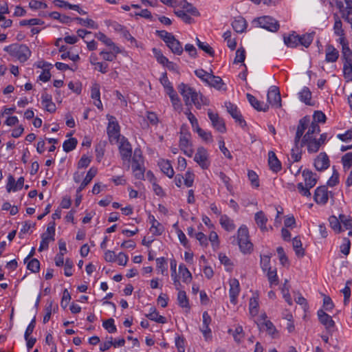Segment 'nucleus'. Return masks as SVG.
<instances>
[{
	"label": "nucleus",
	"instance_id": "obj_1",
	"mask_svg": "<svg viewBox=\"0 0 352 352\" xmlns=\"http://www.w3.org/2000/svg\"><path fill=\"white\" fill-rule=\"evenodd\" d=\"M305 184L300 182L297 184V189L302 196L311 197L310 189L314 187L318 182L316 173L309 169H305L302 173Z\"/></svg>",
	"mask_w": 352,
	"mask_h": 352
},
{
	"label": "nucleus",
	"instance_id": "obj_2",
	"mask_svg": "<svg viewBox=\"0 0 352 352\" xmlns=\"http://www.w3.org/2000/svg\"><path fill=\"white\" fill-rule=\"evenodd\" d=\"M4 50L10 56L16 58L21 63L25 62L31 55L29 47L23 44H12L6 46Z\"/></svg>",
	"mask_w": 352,
	"mask_h": 352
},
{
	"label": "nucleus",
	"instance_id": "obj_3",
	"mask_svg": "<svg viewBox=\"0 0 352 352\" xmlns=\"http://www.w3.org/2000/svg\"><path fill=\"white\" fill-rule=\"evenodd\" d=\"M131 159V168L135 177L138 179H143L145 168L144 167V158L140 148H137L134 150L133 155Z\"/></svg>",
	"mask_w": 352,
	"mask_h": 352
},
{
	"label": "nucleus",
	"instance_id": "obj_4",
	"mask_svg": "<svg viewBox=\"0 0 352 352\" xmlns=\"http://www.w3.org/2000/svg\"><path fill=\"white\" fill-rule=\"evenodd\" d=\"M237 243L241 251L244 253H250L253 245L249 239V232L246 226H242L238 230Z\"/></svg>",
	"mask_w": 352,
	"mask_h": 352
},
{
	"label": "nucleus",
	"instance_id": "obj_5",
	"mask_svg": "<svg viewBox=\"0 0 352 352\" xmlns=\"http://www.w3.org/2000/svg\"><path fill=\"white\" fill-rule=\"evenodd\" d=\"M118 147L119 153L124 164L126 165L127 169L130 168V161L132 158V147L130 142L125 137H122Z\"/></svg>",
	"mask_w": 352,
	"mask_h": 352
},
{
	"label": "nucleus",
	"instance_id": "obj_6",
	"mask_svg": "<svg viewBox=\"0 0 352 352\" xmlns=\"http://www.w3.org/2000/svg\"><path fill=\"white\" fill-rule=\"evenodd\" d=\"M310 124V117L309 116H305L302 118L298 124L296 135L294 140V144H296V146L298 145L300 146H305L306 144H302V138L304 136V133L307 129H308L309 125Z\"/></svg>",
	"mask_w": 352,
	"mask_h": 352
},
{
	"label": "nucleus",
	"instance_id": "obj_7",
	"mask_svg": "<svg viewBox=\"0 0 352 352\" xmlns=\"http://www.w3.org/2000/svg\"><path fill=\"white\" fill-rule=\"evenodd\" d=\"M256 22L259 27L272 32H277L280 27L278 21L270 16L258 17Z\"/></svg>",
	"mask_w": 352,
	"mask_h": 352
},
{
	"label": "nucleus",
	"instance_id": "obj_8",
	"mask_svg": "<svg viewBox=\"0 0 352 352\" xmlns=\"http://www.w3.org/2000/svg\"><path fill=\"white\" fill-rule=\"evenodd\" d=\"M208 116L212 122V126L220 133H225L226 131V124L223 118H221L218 113H214L211 109L208 110Z\"/></svg>",
	"mask_w": 352,
	"mask_h": 352
},
{
	"label": "nucleus",
	"instance_id": "obj_9",
	"mask_svg": "<svg viewBox=\"0 0 352 352\" xmlns=\"http://www.w3.org/2000/svg\"><path fill=\"white\" fill-rule=\"evenodd\" d=\"M194 160L203 168L207 169L210 166L208 160V153L206 148L200 146L197 148Z\"/></svg>",
	"mask_w": 352,
	"mask_h": 352
},
{
	"label": "nucleus",
	"instance_id": "obj_10",
	"mask_svg": "<svg viewBox=\"0 0 352 352\" xmlns=\"http://www.w3.org/2000/svg\"><path fill=\"white\" fill-rule=\"evenodd\" d=\"M226 107L228 112L235 120V121L241 125V126L244 127L246 126V122L243 118L241 113L238 110V108L235 104L229 102L226 103Z\"/></svg>",
	"mask_w": 352,
	"mask_h": 352
},
{
	"label": "nucleus",
	"instance_id": "obj_11",
	"mask_svg": "<svg viewBox=\"0 0 352 352\" xmlns=\"http://www.w3.org/2000/svg\"><path fill=\"white\" fill-rule=\"evenodd\" d=\"M267 101L276 107H281V97L278 87L272 86L267 94Z\"/></svg>",
	"mask_w": 352,
	"mask_h": 352
},
{
	"label": "nucleus",
	"instance_id": "obj_12",
	"mask_svg": "<svg viewBox=\"0 0 352 352\" xmlns=\"http://www.w3.org/2000/svg\"><path fill=\"white\" fill-rule=\"evenodd\" d=\"M314 165L318 171L327 169L330 165L328 155L325 153H320L314 160Z\"/></svg>",
	"mask_w": 352,
	"mask_h": 352
},
{
	"label": "nucleus",
	"instance_id": "obj_13",
	"mask_svg": "<svg viewBox=\"0 0 352 352\" xmlns=\"http://www.w3.org/2000/svg\"><path fill=\"white\" fill-rule=\"evenodd\" d=\"M314 201L318 204H325L328 201V190L326 186L318 187L314 195Z\"/></svg>",
	"mask_w": 352,
	"mask_h": 352
},
{
	"label": "nucleus",
	"instance_id": "obj_14",
	"mask_svg": "<svg viewBox=\"0 0 352 352\" xmlns=\"http://www.w3.org/2000/svg\"><path fill=\"white\" fill-rule=\"evenodd\" d=\"M320 132V128L318 124L316 123V122H310L308 130L306 133L304 135L302 138V144H308L310 141H313L314 134H318Z\"/></svg>",
	"mask_w": 352,
	"mask_h": 352
},
{
	"label": "nucleus",
	"instance_id": "obj_15",
	"mask_svg": "<svg viewBox=\"0 0 352 352\" xmlns=\"http://www.w3.org/2000/svg\"><path fill=\"white\" fill-rule=\"evenodd\" d=\"M317 314L320 322L325 326L326 329L330 332L331 329L335 327V322L332 318L322 309L318 310Z\"/></svg>",
	"mask_w": 352,
	"mask_h": 352
},
{
	"label": "nucleus",
	"instance_id": "obj_16",
	"mask_svg": "<svg viewBox=\"0 0 352 352\" xmlns=\"http://www.w3.org/2000/svg\"><path fill=\"white\" fill-rule=\"evenodd\" d=\"M230 285V302L233 305H236L237 303V296L240 292V285L239 282L236 278L230 279L229 281Z\"/></svg>",
	"mask_w": 352,
	"mask_h": 352
},
{
	"label": "nucleus",
	"instance_id": "obj_17",
	"mask_svg": "<svg viewBox=\"0 0 352 352\" xmlns=\"http://www.w3.org/2000/svg\"><path fill=\"white\" fill-rule=\"evenodd\" d=\"M327 133H322L320 135L319 139L314 138L313 141H310L305 146L307 147V151L310 153H316L318 151L320 146L324 143L327 140Z\"/></svg>",
	"mask_w": 352,
	"mask_h": 352
},
{
	"label": "nucleus",
	"instance_id": "obj_18",
	"mask_svg": "<svg viewBox=\"0 0 352 352\" xmlns=\"http://www.w3.org/2000/svg\"><path fill=\"white\" fill-rule=\"evenodd\" d=\"M179 147L181 150L192 146L190 141V134L186 129L185 125H182L180 130Z\"/></svg>",
	"mask_w": 352,
	"mask_h": 352
},
{
	"label": "nucleus",
	"instance_id": "obj_19",
	"mask_svg": "<svg viewBox=\"0 0 352 352\" xmlns=\"http://www.w3.org/2000/svg\"><path fill=\"white\" fill-rule=\"evenodd\" d=\"M107 134L110 142L113 140L119 142L121 138H120V126L117 122H109L107 127Z\"/></svg>",
	"mask_w": 352,
	"mask_h": 352
},
{
	"label": "nucleus",
	"instance_id": "obj_20",
	"mask_svg": "<svg viewBox=\"0 0 352 352\" xmlns=\"http://www.w3.org/2000/svg\"><path fill=\"white\" fill-rule=\"evenodd\" d=\"M177 89L180 94L182 96L185 104L186 105H189L190 98L195 89L184 82L179 84Z\"/></svg>",
	"mask_w": 352,
	"mask_h": 352
},
{
	"label": "nucleus",
	"instance_id": "obj_21",
	"mask_svg": "<svg viewBox=\"0 0 352 352\" xmlns=\"http://www.w3.org/2000/svg\"><path fill=\"white\" fill-rule=\"evenodd\" d=\"M268 164L270 168L275 173L281 170V163L274 151H271L268 153Z\"/></svg>",
	"mask_w": 352,
	"mask_h": 352
},
{
	"label": "nucleus",
	"instance_id": "obj_22",
	"mask_svg": "<svg viewBox=\"0 0 352 352\" xmlns=\"http://www.w3.org/2000/svg\"><path fill=\"white\" fill-rule=\"evenodd\" d=\"M246 97L250 104L257 111L265 112L269 109L267 104L260 102L252 94H247Z\"/></svg>",
	"mask_w": 352,
	"mask_h": 352
},
{
	"label": "nucleus",
	"instance_id": "obj_23",
	"mask_svg": "<svg viewBox=\"0 0 352 352\" xmlns=\"http://www.w3.org/2000/svg\"><path fill=\"white\" fill-rule=\"evenodd\" d=\"M207 84L219 91H226L227 88L223 82V80L219 77L214 75H212L211 78L208 80Z\"/></svg>",
	"mask_w": 352,
	"mask_h": 352
},
{
	"label": "nucleus",
	"instance_id": "obj_24",
	"mask_svg": "<svg viewBox=\"0 0 352 352\" xmlns=\"http://www.w3.org/2000/svg\"><path fill=\"white\" fill-rule=\"evenodd\" d=\"M98 170L95 167H91L87 172L85 178L83 179L80 186L78 188L76 192L79 193L82 191L92 180V179L96 175Z\"/></svg>",
	"mask_w": 352,
	"mask_h": 352
},
{
	"label": "nucleus",
	"instance_id": "obj_25",
	"mask_svg": "<svg viewBox=\"0 0 352 352\" xmlns=\"http://www.w3.org/2000/svg\"><path fill=\"white\" fill-rule=\"evenodd\" d=\"M113 28L115 30V31L120 32L122 34L123 37L130 41L131 43H134L137 46L138 41L133 36L131 35L129 32L126 30V28L124 26L116 23L113 25Z\"/></svg>",
	"mask_w": 352,
	"mask_h": 352
},
{
	"label": "nucleus",
	"instance_id": "obj_26",
	"mask_svg": "<svg viewBox=\"0 0 352 352\" xmlns=\"http://www.w3.org/2000/svg\"><path fill=\"white\" fill-rule=\"evenodd\" d=\"M339 57V52L332 45L326 46L325 60L329 63L336 62Z\"/></svg>",
	"mask_w": 352,
	"mask_h": 352
},
{
	"label": "nucleus",
	"instance_id": "obj_27",
	"mask_svg": "<svg viewBox=\"0 0 352 352\" xmlns=\"http://www.w3.org/2000/svg\"><path fill=\"white\" fill-rule=\"evenodd\" d=\"M96 37L106 45L111 47L114 53L118 54L120 52L119 47L116 46L111 39L108 38L104 34L100 32L96 34Z\"/></svg>",
	"mask_w": 352,
	"mask_h": 352
},
{
	"label": "nucleus",
	"instance_id": "obj_28",
	"mask_svg": "<svg viewBox=\"0 0 352 352\" xmlns=\"http://www.w3.org/2000/svg\"><path fill=\"white\" fill-rule=\"evenodd\" d=\"M180 6L183 9L186 10V12H188L192 16H199L200 15L198 10L190 3H188L186 0H180L178 1L177 6Z\"/></svg>",
	"mask_w": 352,
	"mask_h": 352
},
{
	"label": "nucleus",
	"instance_id": "obj_29",
	"mask_svg": "<svg viewBox=\"0 0 352 352\" xmlns=\"http://www.w3.org/2000/svg\"><path fill=\"white\" fill-rule=\"evenodd\" d=\"M148 219L150 223H151V231L153 232L154 235H161L164 232L163 226L159 223L155 219V217L152 214L148 216Z\"/></svg>",
	"mask_w": 352,
	"mask_h": 352
},
{
	"label": "nucleus",
	"instance_id": "obj_30",
	"mask_svg": "<svg viewBox=\"0 0 352 352\" xmlns=\"http://www.w3.org/2000/svg\"><path fill=\"white\" fill-rule=\"evenodd\" d=\"M166 45L175 54L181 55L183 53L184 50L182 43L175 36L172 38L170 43H168Z\"/></svg>",
	"mask_w": 352,
	"mask_h": 352
},
{
	"label": "nucleus",
	"instance_id": "obj_31",
	"mask_svg": "<svg viewBox=\"0 0 352 352\" xmlns=\"http://www.w3.org/2000/svg\"><path fill=\"white\" fill-rule=\"evenodd\" d=\"M232 28L238 33H242L247 28V23L244 18L238 16L232 23Z\"/></svg>",
	"mask_w": 352,
	"mask_h": 352
},
{
	"label": "nucleus",
	"instance_id": "obj_32",
	"mask_svg": "<svg viewBox=\"0 0 352 352\" xmlns=\"http://www.w3.org/2000/svg\"><path fill=\"white\" fill-rule=\"evenodd\" d=\"M161 170L169 178H172L174 175V170L168 160H162L158 162Z\"/></svg>",
	"mask_w": 352,
	"mask_h": 352
},
{
	"label": "nucleus",
	"instance_id": "obj_33",
	"mask_svg": "<svg viewBox=\"0 0 352 352\" xmlns=\"http://www.w3.org/2000/svg\"><path fill=\"white\" fill-rule=\"evenodd\" d=\"M254 219L262 231L267 230L266 223L267 222V218L263 211H258L255 214Z\"/></svg>",
	"mask_w": 352,
	"mask_h": 352
},
{
	"label": "nucleus",
	"instance_id": "obj_34",
	"mask_svg": "<svg viewBox=\"0 0 352 352\" xmlns=\"http://www.w3.org/2000/svg\"><path fill=\"white\" fill-rule=\"evenodd\" d=\"M146 316L149 320H153L158 323L164 324L167 322L166 318L162 316H160L155 307H151L150 309L149 314H146Z\"/></svg>",
	"mask_w": 352,
	"mask_h": 352
},
{
	"label": "nucleus",
	"instance_id": "obj_35",
	"mask_svg": "<svg viewBox=\"0 0 352 352\" xmlns=\"http://www.w3.org/2000/svg\"><path fill=\"white\" fill-rule=\"evenodd\" d=\"M299 35L294 32L288 36L284 37L285 44L289 47H296L299 45Z\"/></svg>",
	"mask_w": 352,
	"mask_h": 352
},
{
	"label": "nucleus",
	"instance_id": "obj_36",
	"mask_svg": "<svg viewBox=\"0 0 352 352\" xmlns=\"http://www.w3.org/2000/svg\"><path fill=\"white\" fill-rule=\"evenodd\" d=\"M228 333L232 335L234 341L237 343H241L245 336L243 327L240 325H238L234 330L228 329Z\"/></svg>",
	"mask_w": 352,
	"mask_h": 352
},
{
	"label": "nucleus",
	"instance_id": "obj_37",
	"mask_svg": "<svg viewBox=\"0 0 352 352\" xmlns=\"http://www.w3.org/2000/svg\"><path fill=\"white\" fill-rule=\"evenodd\" d=\"M293 248L298 257H303L305 255V250L302 247V242L300 239L296 236L292 239Z\"/></svg>",
	"mask_w": 352,
	"mask_h": 352
},
{
	"label": "nucleus",
	"instance_id": "obj_38",
	"mask_svg": "<svg viewBox=\"0 0 352 352\" xmlns=\"http://www.w3.org/2000/svg\"><path fill=\"white\" fill-rule=\"evenodd\" d=\"M168 94L170 98L172 104L175 110H179L182 107V104L177 94L175 92L173 88L169 89Z\"/></svg>",
	"mask_w": 352,
	"mask_h": 352
},
{
	"label": "nucleus",
	"instance_id": "obj_39",
	"mask_svg": "<svg viewBox=\"0 0 352 352\" xmlns=\"http://www.w3.org/2000/svg\"><path fill=\"white\" fill-rule=\"evenodd\" d=\"M107 146V142L106 141H100L96 146L95 152H96V160L100 162L101 160L102 159L105 147Z\"/></svg>",
	"mask_w": 352,
	"mask_h": 352
},
{
	"label": "nucleus",
	"instance_id": "obj_40",
	"mask_svg": "<svg viewBox=\"0 0 352 352\" xmlns=\"http://www.w3.org/2000/svg\"><path fill=\"white\" fill-rule=\"evenodd\" d=\"M179 272L184 283H188L191 281L192 274L184 264H180L179 265Z\"/></svg>",
	"mask_w": 352,
	"mask_h": 352
},
{
	"label": "nucleus",
	"instance_id": "obj_41",
	"mask_svg": "<svg viewBox=\"0 0 352 352\" xmlns=\"http://www.w3.org/2000/svg\"><path fill=\"white\" fill-rule=\"evenodd\" d=\"M299 97L302 102H305L308 105H313L311 103V92L308 87H304L302 90L299 93Z\"/></svg>",
	"mask_w": 352,
	"mask_h": 352
},
{
	"label": "nucleus",
	"instance_id": "obj_42",
	"mask_svg": "<svg viewBox=\"0 0 352 352\" xmlns=\"http://www.w3.org/2000/svg\"><path fill=\"white\" fill-rule=\"evenodd\" d=\"M315 32L305 34L302 36H299V44L304 46L305 47H308L313 41L314 36Z\"/></svg>",
	"mask_w": 352,
	"mask_h": 352
},
{
	"label": "nucleus",
	"instance_id": "obj_43",
	"mask_svg": "<svg viewBox=\"0 0 352 352\" xmlns=\"http://www.w3.org/2000/svg\"><path fill=\"white\" fill-rule=\"evenodd\" d=\"M50 241H54L53 236H48L47 233L41 234V241L38 248V251L42 252L43 250H47L49 247Z\"/></svg>",
	"mask_w": 352,
	"mask_h": 352
},
{
	"label": "nucleus",
	"instance_id": "obj_44",
	"mask_svg": "<svg viewBox=\"0 0 352 352\" xmlns=\"http://www.w3.org/2000/svg\"><path fill=\"white\" fill-rule=\"evenodd\" d=\"M178 304L182 307L189 308V302L186 292L179 290L177 294Z\"/></svg>",
	"mask_w": 352,
	"mask_h": 352
},
{
	"label": "nucleus",
	"instance_id": "obj_45",
	"mask_svg": "<svg viewBox=\"0 0 352 352\" xmlns=\"http://www.w3.org/2000/svg\"><path fill=\"white\" fill-rule=\"evenodd\" d=\"M77 143L78 141L76 138H69L63 142V148L64 151H65L66 153H69L76 148Z\"/></svg>",
	"mask_w": 352,
	"mask_h": 352
},
{
	"label": "nucleus",
	"instance_id": "obj_46",
	"mask_svg": "<svg viewBox=\"0 0 352 352\" xmlns=\"http://www.w3.org/2000/svg\"><path fill=\"white\" fill-rule=\"evenodd\" d=\"M301 145V144H300ZM304 146H298L294 144V147L292 148L291 151V157L293 159L294 162H299L301 160L302 157V148Z\"/></svg>",
	"mask_w": 352,
	"mask_h": 352
},
{
	"label": "nucleus",
	"instance_id": "obj_47",
	"mask_svg": "<svg viewBox=\"0 0 352 352\" xmlns=\"http://www.w3.org/2000/svg\"><path fill=\"white\" fill-rule=\"evenodd\" d=\"M258 296H253L250 299L249 303V309L250 312L252 315L256 316L258 313Z\"/></svg>",
	"mask_w": 352,
	"mask_h": 352
},
{
	"label": "nucleus",
	"instance_id": "obj_48",
	"mask_svg": "<svg viewBox=\"0 0 352 352\" xmlns=\"http://www.w3.org/2000/svg\"><path fill=\"white\" fill-rule=\"evenodd\" d=\"M177 261L175 259L170 261V271L171 276L173 278L174 285L176 289L179 290V287L181 285L176 274Z\"/></svg>",
	"mask_w": 352,
	"mask_h": 352
},
{
	"label": "nucleus",
	"instance_id": "obj_49",
	"mask_svg": "<svg viewBox=\"0 0 352 352\" xmlns=\"http://www.w3.org/2000/svg\"><path fill=\"white\" fill-rule=\"evenodd\" d=\"M220 223L223 228L228 231H232L234 229L233 221L230 220L226 215L221 216Z\"/></svg>",
	"mask_w": 352,
	"mask_h": 352
},
{
	"label": "nucleus",
	"instance_id": "obj_50",
	"mask_svg": "<svg viewBox=\"0 0 352 352\" xmlns=\"http://www.w3.org/2000/svg\"><path fill=\"white\" fill-rule=\"evenodd\" d=\"M174 13L177 16L182 19L183 21L187 24H191L194 22V19L187 14L188 12H186L184 10H175Z\"/></svg>",
	"mask_w": 352,
	"mask_h": 352
},
{
	"label": "nucleus",
	"instance_id": "obj_51",
	"mask_svg": "<svg viewBox=\"0 0 352 352\" xmlns=\"http://www.w3.org/2000/svg\"><path fill=\"white\" fill-rule=\"evenodd\" d=\"M74 19L77 21L80 25H82L83 26H85L87 28H91L93 29L98 28V25L96 23V22L94 21H93L91 19H83L80 17H76Z\"/></svg>",
	"mask_w": 352,
	"mask_h": 352
},
{
	"label": "nucleus",
	"instance_id": "obj_52",
	"mask_svg": "<svg viewBox=\"0 0 352 352\" xmlns=\"http://www.w3.org/2000/svg\"><path fill=\"white\" fill-rule=\"evenodd\" d=\"M329 223L331 228L336 232L340 233L342 231V227L340 225V219L337 218L335 216H331L329 217Z\"/></svg>",
	"mask_w": 352,
	"mask_h": 352
},
{
	"label": "nucleus",
	"instance_id": "obj_53",
	"mask_svg": "<svg viewBox=\"0 0 352 352\" xmlns=\"http://www.w3.org/2000/svg\"><path fill=\"white\" fill-rule=\"evenodd\" d=\"M342 56L344 63H352V51L349 45H344L342 48Z\"/></svg>",
	"mask_w": 352,
	"mask_h": 352
},
{
	"label": "nucleus",
	"instance_id": "obj_54",
	"mask_svg": "<svg viewBox=\"0 0 352 352\" xmlns=\"http://www.w3.org/2000/svg\"><path fill=\"white\" fill-rule=\"evenodd\" d=\"M195 75L200 78L202 81L207 83L208 82V80L211 78V76L212 75V72L208 73L204 70L203 69H196L195 71Z\"/></svg>",
	"mask_w": 352,
	"mask_h": 352
},
{
	"label": "nucleus",
	"instance_id": "obj_55",
	"mask_svg": "<svg viewBox=\"0 0 352 352\" xmlns=\"http://www.w3.org/2000/svg\"><path fill=\"white\" fill-rule=\"evenodd\" d=\"M152 51L157 62L162 65H165V63L168 62V59L163 55L161 50L154 47Z\"/></svg>",
	"mask_w": 352,
	"mask_h": 352
},
{
	"label": "nucleus",
	"instance_id": "obj_56",
	"mask_svg": "<svg viewBox=\"0 0 352 352\" xmlns=\"http://www.w3.org/2000/svg\"><path fill=\"white\" fill-rule=\"evenodd\" d=\"M103 327L110 333H115L117 331V328L114 324V320L109 318L102 323Z\"/></svg>",
	"mask_w": 352,
	"mask_h": 352
},
{
	"label": "nucleus",
	"instance_id": "obj_57",
	"mask_svg": "<svg viewBox=\"0 0 352 352\" xmlns=\"http://www.w3.org/2000/svg\"><path fill=\"white\" fill-rule=\"evenodd\" d=\"M343 73L347 80H352V63H343Z\"/></svg>",
	"mask_w": 352,
	"mask_h": 352
},
{
	"label": "nucleus",
	"instance_id": "obj_58",
	"mask_svg": "<svg viewBox=\"0 0 352 352\" xmlns=\"http://www.w3.org/2000/svg\"><path fill=\"white\" fill-rule=\"evenodd\" d=\"M248 177L253 187L258 188L259 186L258 176L254 170H248Z\"/></svg>",
	"mask_w": 352,
	"mask_h": 352
},
{
	"label": "nucleus",
	"instance_id": "obj_59",
	"mask_svg": "<svg viewBox=\"0 0 352 352\" xmlns=\"http://www.w3.org/2000/svg\"><path fill=\"white\" fill-rule=\"evenodd\" d=\"M28 270H30L32 272L36 273L38 272L40 270V262L37 258H32L30 260L27 265Z\"/></svg>",
	"mask_w": 352,
	"mask_h": 352
},
{
	"label": "nucleus",
	"instance_id": "obj_60",
	"mask_svg": "<svg viewBox=\"0 0 352 352\" xmlns=\"http://www.w3.org/2000/svg\"><path fill=\"white\" fill-rule=\"evenodd\" d=\"M155 34L162 38L166 44L170 43V41L174 36L172 34L165 31V30H156Z\"/></svg>",
	"mask_w": 352,
	"mask_h": 352
},
{
	"label": "nucleus",
	"instance_id": "obj_61",
	"mask_svg": "<svg viewBox=\"0 0 352 352\" xmlns=\"http://www.w3.org/2000/svg\"><path fill=\"white\" fill-rule=\"evenodd\" d=\"M44 23V21L39 19L34 18L30 19L28 20H23L21 21L19 24L21 26H25V25H43Z\"/></svg>",
	"mask_w": 352,
	"mask_h": 352
},
{
	"label": "nucleus",
	"instance_id": "obj_62",
	"mask_svg": "<svg viewBox=\"0 0 352 352\" xmlns=\"http://www.w3.org/2000/svg\"><path fill=\"white\" fill-rule=\"evenodd\" d=\"M326 116L321 111H316L313 115V121L316 122V123H324L326 121Z\"/></svg>",
	"mask_w": 352,
	"mask_h": 352
},
{
	"label": "nucleus",
	"instance_id": "obj_63",
	"mask_svg": "<svg viewBox=\"0 0 352 352\" xmlns=\"http://www.w3.org/2000/svg\"><path fill=\"white\" fill-rule=\"evenodd\" d=\"M339 219L340 223H342L346 230L352 228V219L344 214H340Z\"/></svg>",
	"mask_w": 352,
	"mask_h": 352
},
{
	"label": "nucleus",
	"instance_id": "obj_64",
	"mask_svg": "<svg viewBox=\"0 0 352 352\" xmlns=\"http://www.w3.org/2000/svg\"><path fill=\"white\" fill-rule=\"evenodd\" d=\"M342 162L344 168H350L352 166V153H347L343 155Z\"/></svg>",
	"mask_w": 352,
	"mask_h": 352
}]
</instances>
